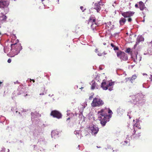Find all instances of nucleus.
<instances>
[{"label":"nucleus","instance_id":"6ab92c4d","mask_svg":"<svg viewBox=\"0 0 152 152\" xmlns=\"http://www.w3.org/2000/svg\"><path fill=\"white\" fill-rule=\"evenodd\" d=\"M111 22H107L106 23V27L107 29H108L109 30L110 29V28H111Z\"/></svg>","mask_w":152,"mask_h":152},{"label":"nucleus","instance_id":"4be33fe9","mask_svg":"<svg viewBox=\"0 0 152 152\" xmlns=\"http://www.w3.org/2000/svg\"><path fill=\"white\" fill-rule=\"evenodd\" d=\"M131 50L130 48H128L126 49V51H125V52L126 53H129L130 52H131Z\"/></svg>","mask_w":152,"mask_h":152},{"label":"nucleus","instance_id":"4468645a","mask_svg":"<svg viewBox=\"0 0 152 152\" xmlns=\"http://www.w3.org/2000/svg\"><path fill=\"white\" fill-rule=\"evenodd\" d=\"M134 130L132 133V136L134 137H139L140 136L139 133L138 134H135L137 130V128H135L133 126Z\"/></svg>","mask_w":152,"mask_h":152},{"label":"nucleus","instance_id":"c85d7f7f","mask_svg":"<svg viewBox=\"0 0 152 152\" xmlns=\"http://www.w3.org/2000/svg\"><path fill=\"white\" fill-rule=\"evenodd\" d=\"M150 79L151 80V81H152V75H150Z\"/></svg>","mask_w":152,"mask_h":152},{"label":"nucleus","instance_id":"7ed1b4c3","mask_svg":"<svg viewBox=\"0 0 152 152\" xmlns=\"http://www.w3.org/2000/svg\"><path fill=\"white\" fill-rule=\"evenodd\" d=\"M114 83V82H103L102 83L101 87L104 90H107L108 89L110 91L113 90Z\"/></svg>","mask_w":152,"mask_h":152},{"label":"nucleus","instance_id":"c9c22d12","mask_svg":"<svg viewBox=\"0 0 152 152\" xmlns=\"http://www.w3.org/2000/svg\"><path fill=\"white\" fill-rule=\"evenodd\" d=\"M7 150H8L7 152H9V149H8Z\"/></svg>","mask_w":152,"mask_h":152},{"label":"nucleus","instance_id":"a211bd4d","mask_svg":"<svg viewBox=\"0 0 152 152\" xmlns=\"http://www.w3.org/2000/svg\"><path fill=\"white\" fill-rule=\"evenodd\" d=\"M10 47V48L8 46H5L4 48V50L5 53H9L10 51V50L11 49V46Z\"/></svg>","mask_w":152,"mask_h":152},{"label":"nucleus","instance_id":"5701e85b","mask_svg":"<svg viewBox=\"0 0 152 152\" xmlns=\"http://www.w3.org/2000/svg\"><path fill=\"white\" fill-rule=\"evenodd\" d=\"M6 149L5 148H2V150L0 152H5Z\"/></svg>","mask_w":152,"mask_h":152},{"label":"nucleus","instance_id":"ddd939ff","mask_svg":"<svg viewBox=\"0 0 152 152\" xmlns=\"http://www.w3.org/2000/svg\"><path fill=\"white\" fill-rule=\"evenodd\" d=\"M11 47H12V45L13 46H15V45L18 44H19V43H18L19 42V40L17 39H11Z\"/></svg>","mask_w":152,"mask_h":152},{"label":"nucleus","instance_id":"2f4dec72","mask_svg":"<svg viewBox=\"0 0 152 152\" xmlns=\"http://www.w3.org/2000/svg\"><path fill=\"white\" fill-rule=\"evenodd\" d=\"M80 9H81L82 10H83V7H82V6H81V7H80Z\"/></svg>","mask_w":152,"mask_h":152},{"label":"nucleus","instance_id":"1a4fd4ad","mask_svg":"<svg viewBox=\"0 0 152 152\" xmlns=\"http://www.w3.org/2000/svg\"><path fill=\"white\" fill-rule=\"evenodd\" d=\"M134 14V12H124L121 14L122 15L124 18L130 17L132 16Z\"/></svg>","mask_w":152,"mask_h":152},{"label":"nucleus","instance_id":"423d86ee","mask_svg":"<svg viewBox=\"0 0 152 152\" xmlns=\"http://www.w3.org/2000/svg\"><path fill=\"white\" fill-rule=\"evenodd\" d=\"M51 116H53L54 118H56L59 119L61 118L62 117L61 114L58 111L54 110L52 111L50 114Z\"/></svg>","mask_w":152,"mask_h":152},{"label":"nucleus","instance_id":"f03ea898","mask_svg":"<svg viewBox=\"0 0 152 152\" xmlns=\"http://www.w3.org/2000/svg\"><path fill=\"white\" fill-rule=\"evenodd\" d=\"M22 49V47L20 44H18L15 46L12 45L11 47L9 54L11 56V57H14L17 55Z\"/></svg>","mask_w":152,"mask_h":152},{"label":"nucleus","instance_id":"aec40b11","mask_svg":"<svg viewBox=\"0 0 152 152\" xmlns=\"http://www.w3.org/2000/svg\"><path fill=\"white\" fill-rule=\"evenodd\" d=\"M134 127H135V128H137L140 129H141V126H140V124H138L136 123L134 125Z\"/></svg>","mask_w":152,"mask_h":152},{"label":"nucleus","instance_id":"9b49d317","mask_svg":"<svg viewBox=\"0 0 152 152\" xmlns=\"http://www.w3.org/2000/svg\"><path fill=\"white\" fill-rule=\"evenodd\" d=\"M100 1H99L98 3H95L94 9L96 10L97 12H99L101 10V5L103 6V4H101Z\"/></svg>","mask_w":152,"mask_h":152},{"label":"nucleus","instance_id":"412c9836","mask_svg":"<svg viewBox=\"0 0 152 152\" xmlns=\"http://www.w3.org/2000/svg\"><path fill=\"white\" fill-rule=\"evenodd\" d=\"M96 83H95V82H94L92 84V85L91 86V89L92 90H94L95 89L96 86Z\"/></svg>","mask_w":152,"mask_h":152},{"label":"nucleus","instance_id":"c756f323","mask_svg":"<svg viewBox=\"0 0 152 152\" xmlns=\"http://www.w3.org/2000/svg\"><path fill=\"white\" fill-rule=\"evenodd\" d=\"M135 6L137 8L138 7V5L137 4H136Z\"/></svg>","mask_w":152,"mask_h":152},{"label":"nucleus","instance_id":"9d476101","mask_svg":"<svg viewBox=\"0 0 152 152\" xmlns=\"http://www.w3.org/2000/svg\"><path fill=\"white\" fill-rule=\"evenodd\" d=\"M90 22L92 23V24L91 26V28L92 29L94 30V29L96 28V25H97L96 22V19L93 18L91 19V18H90Z\"/></svg>","mask_w":152,"mask_h":152},{"label":"nucleus","instance_id":"393cba45","mask_svg":"<svg viewBox=\"0 0 152 152\" xmlns=\"http://www.w3.org/2000/svg\"><path fill=\"white\" fill-rule=\"evenodd\" d=\"M128 20L129 22H131L132 21V19L130 18H129Z\"/></svg>","mask_w":152,"mask_h":152},{"label":"nucleus","instance_id":"bb28decb","mask_svg":"<svg viewBox=\"0 0 152 152\" xmlns=\"http://www.w3.org/2000/svg\"><path fill=\"white\" fill-rule=\"evenodd\" d=\"M93 98V96H91L89 97V100H91Z\"/></svg>","mask_w":152,"mask_h":152},{"label":"nucleus","instance_id":"ea45409f","mask_svg":"<svg viewBox=\"0 0 152 152\" xmlns=\"http://www.w3.org/2000/svg\"><path fill=\"white\" fill-rule=\"evenodd\" d=\"M58 1L59 2V0H58Z\"/></svg>","mask_w":152,"mask_h":152},{"label":"nucleus","instance_id":"2eb2a0df","mask_svg":"<svg viewBox=\"0 0 152 152\" xmlns=\"http://www.w3.org/2000/svg\"><path fill=\"white\" fill-rule=\"evenodd\" d=\"M7 18V17L4 15L0 17V23H3L6 21Z\"/></svg>","mask_w":152,"mask_h":152},{"label":"nucleus","instance_id":"4c0bfd02","mask_svg":"<svg viewBox=\"0 0 152 152\" xmlns=\"http://www.w3.org/2000/svg\"><path fill=\"white\" fill-rule=\"evenodd\" d=\"M43 94H43H43H40V95H43Z\"/></svg>","mask_w":152,"mask_h":152},{"label":"nucleus","instance_id":"b1692460","mask_svg":"<svg viewBox=\"0 0 152 152\" xmlns=\"http://www.w3.org/2000/svg\"><path fill=\"white\" fill-rule=\"evenodd\" d=\"M118 47L116 46H115V47H114V50H118Z\"/></svg>","mask_w":152,"mask_h":152},{"label":"nucleus","instance_id":"58836bf2","mask_svg":"<svg viewBox=\"0 0 152 152\" xmlns=\"http://www.w3.org/2000/svg\"><path fill=\"white\" fill-rule=\"evenodd\" d=\"M142 39V41H144V38H143V39Z\"/></svg>","mask_w":152,"mask_h":152},{"label":"nucleus","instance_id":"f704fd0d","mask_svg":"<svg viewBox=\"0 0 152 152\" xmlns=\"http://www.w3.org/2000/svg\"><path fill=\"white\" fill-rule=\"evenodd\" d=\"M103 44L104 45H106V43H103Z\"/></svg>","mask_w":152,"mask_h":152},{"label":"nucleus","instance_id":"72a5a7b5","mask_svg":"<svg viewBox=\"0 0 152 152\" xmlns=\"http://www.w3.org/2000/svg\"><path fill=\"white\" fill-rule=\"evenodd\" d=\"M32 80L33 81V83L34 82H35V80Z\"/></svg>","mask_w":152,"mask_h":152},{"label":"nucleus","instance_id":"f3484780","mask_svg":"<svg viewBox=\"0 0 152 152\" xmlns=\"http://www.w3.org/2000/svg\"><path fill=\"white\" fill-rule=\"evenodd\" d=\"M126 19L123 18H121L119 21L120 25L122 26L124 25L126 22Z\"/></svg>","mask_w":152,"mask_h":152},{"label":"nucleus","instance_id":"6e6552de","mask_svg":"<svg viewBox=\"0 0 152 152\" xmlns=\"http://www.w3.org/2000/svg\"><path fill=\"white\" fill-rule=\"evenodd\" d=\"M90 129L91 131V133L93 135H95L99 131L98 128L93 124L90 127Z\"/></svg>","mask_w":152,"mask_h":152},{"label":"nucleus","instance_id":"0eeeda50","mask_svg":"<svg viewBox=\"0 0 152 152\" xmlns=\"http://www.w3.org/2000/svg\"><path fill=\"white\" fill-rule=\"evenodd\" d=\"M9 4V2L7 1L1 0L0 1V8H6L7 10L6 12H7L8 8L7 6Z\"/></svg>","mask_w":152,"mask_h":152},{"label":"nucleus","instance_id":"f257e3e1","mask_svg":"<svg viewBox=\"0 0 152 152\" xmlns=\"http://www.w3.org/2000/svg\"><path fill=\"white\" fill-rule=\"evenodd\" d=\"M110 114H112L113 113L111 110L108 108H105L101 109L98 112V119L103 126H105L107 122L109 121L111 117Z\"/></svg>","mask_w":152,"mask_h":152},{"label":"nucleus","instance_id":"dca6fc26","mask_svg":"<svg viewBox=\"0 0 152 152\" xmlns=\"http://www.w3.org/2000/svg\"><path fill=\"white\" fill-rule=\"evenodd\" d=\"M139 8L141 10H142L145 8L144 3L142 1L139 2Z\"/></svg>","mask_w":152,"mask_h":152},{"label":"nucleus","instance_id":"a19ab883","mask_svg":"<svg viewBox=\"0 0 152 152\" xmlns=\"http://www.w3.org/2000/svg\"><path fill=\"white\" fill-rule=\"evenodd\" d=\"M151 42L152 43V41H151Z\"/></svg>","mask_w":152,"mask_h":152},{"label":"nucleus","instance_id":"473e14b6","mask_svg":"<svg viewBox=\"0 0 152 152\" xmlns=\"http://www.w3.org/2000/svg\"><path fill=\"white\" fill-rule=\"evenodd\" d=\"M70 119V118L69 117L68 118H67V120L68 121Z\"/></svg>","mask_w":152,"mask_h":152},{"label":"nucleus","instance_id":"e433bc0d","mask_svg":"<svg viewBox=\"0 0 152 152\" xmlns=\"http://www.w3.org/2000/svg\"><path fill=\"white\" fill-rule=\"evenodd\" d=\"M98 55L99 56H102V55H100H100L98 54Z\"/></svg>","mask_w":152,"mask_h":152},{"label":"nucleus","instance_id":"f8f14e48","mask_svg":"<svg viewBox=\"0 0 152 152\" xmlns=\"http://www.w3.org/2000/svg\"><path fill=\"white\" fill-rule=\"evenodd\" d=\"M137 76L135 75H133L131 77H127L126 78V81H130L132 83H133L134 80L136 78Z\"/></svg>","mask_w":152,"mask_h":152},{"label":"nucleus","instance_id":"39448f33","mask_svg":"<svg viewBox=\"0 0 152 152\" xmlns=\"http://www.w3.org/2000/svg\"><path fill=\"white\" fill-rule=\"evenodd\" d=\"M117 56L120 59L124 61H126L128 59L127 55L121 50H119L117 53Z\"/></svg>","mask_w":152,"mask_h":152},{"label":"nucleus","instance_id":"a878e982","mask_svg":"<svg viewBox=\"0 0 152 152\" xmlns=\"http://www.w3.org/2000/svg\"><path fill=\"white\" fill-rule=\"evenodd\" d=\"M7 62L8 63H11V59L10 58H9L7 61Z\"/></svg>","mask_w":152,"mask_h":152},{"label":"nucleus","instance_id":"7c9ffc66","mask_svg":"<svg viewBox=\"0 0 152 152\" xmlns=\"http://www.w3.org/2000/svg\"><path fill=\"white\" fill-rule=\"evenodd\" d=\"M15 83V84L16 83H18V84H19V82H18V81H16V82H14Z\"/></svg>","mask_w":152,"mask_h":152},{"label":"nucleus","instance_id":"cd10ccee","mask_svg":"<svg viewBox=\"0 0 152 152\" xmlns=\"http://www.w3.org/2000/svg\"><path fill=\"white\" fill-rule=\"evenodd\" d=\"M110 45L111 47L113 48L115 46L113 43H111L110 44Z\"/></svg>","mask_w":152,"mask_h":152},{"label":"nucleus","instance_id":"20e7f679","mask_svg":"<svg viewBox=\"0 0 152 152\" xmlns=\"http://www.w3.org/2000/svg\"><path fill=\"white\" fill-rule=\"evenodd\" d=\"M104 104V102L101 99L99 98H94L91 103L92 107H100Z\"/></svg>","mask_w":152,"mask_h":152}]
</instances>
